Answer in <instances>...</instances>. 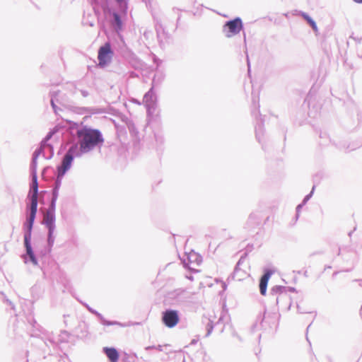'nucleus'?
<instances>
[{
	"label": "nucleus",
	"instance_id": "1",
	"mask_svg": "<svg viewBox=\"0 0 362 362\" xmlns=\"http://www.w3.org/2000/svg\"><path fill=\"white\" fill-rule=\"evenodd\" d=\"M80 151L87 153L98 144L103 142L100 132L96 129L83 127L77 131Z\"/></svg>",
	"mask_w": 362,
	"mask_h": 362
},
{
	"label": "nucleus",
	"instance_id": "2",
	"mask_svg": "<svg viewBox=\"0 0 362 362\" xmlns=\"http://www.w3.org/2000/svg\"><path fill=\"white\" fill-rule=\"evenodd\" d=\"M30 216L28 219V230H30L37 213V196H38V184L37 177L35 175L33 178V187L30 191Z\"/></svg>",
	"mask_w": 362,
	"mask_h": 362
},
{
	"label": "nucleus",
	"instance_id": "3",
	"mask_svg": "<svg viewBox=\"0 0 362 362\" xmlns=\"http://www.w3.org/2000/svg\"><path fill=\"white\" fill-rule=\"evenodd\" d=\"M74 156H78L77 145L72 146L65 154L62 165L57 169L58 178L63 177L65 173L70 168Z\"/></svg>",
	"mask_w": 362,
	"mask_h": 362
},
{
	"label": "nucleus",
	"instance_id": "4",
	"mask_svg": "<svg viewBox=\"0 0 362 362\" xmlns=\"http://www.w3.org/2000/svg\"><path fill=\"white\" fill-rule=\"evenodd\" d=\"M113 54L114 53L110 43L107 42L103 46L100 47L98 49V66L100 67L106 66L110 63Z\"/></svg>",
	"mask_w": 362,
	"mask_h": 362
},
{
	"label": "nucleus",
	"instance_id": "5",
	"mask_svg": "<svg viewBox=\"0 0 362 362\" xmlns=\"http://www.w3.org/2000/svg\"><path fill=\"white\" fill-rule=\"evenodd\" d=\"M163 323L168 328L175 327L180 322V317L177 310H167L163 313Z\"/></svg>",
	"mask_w": 362,
	"mask_h": 362
},
{
	"label": "nucleus",
	"instance_id": "6",
	"mask_svg": "<svg viewBox=\"0 0 362 362\" xmlns=\"http://www.w3.org/2000/svg\"><path fill=\"white\" fill-rule=\"evenodd\" d=\"M243 28L242 21L236 18L233 21H228L224 25V32L228 37H231L240 33Z\"/></svg>",
	"mask_w": 362,
	"mask_h": 362
},
{
	"label": "nucleus",
	"instance_id": "7",
	"mask_svg": "<svg viewBox=\"0 0 362 362\" xmlns=\"http://www.w3.org/2000/svg\"><path fill=\"white\" fill-rule=\"evenodd\" d=\"M55 217L52 211H47L43 219L44 223L48 228V243L49 245H52L54 242V238L53 237L54 230L55 229Z\"/></svg>",
	"mask_w": 362,
	"mask_h": 362
},
{
	"label": "nucleus",
	"instance_id": "8",
	"mask_svg": "<svg viewBox=\"0 0 362 362\" xmlns=\"http://www.w3.org/2000/svg\"><path fill=\"white\" fill-rule=\"evenodd\" d=\"M272 273L273 272L272 271L268 270L264 273V274L260 279L259 291L262 296L266 295L268 281H269Z\"/></svg>",
	"mask_w": 362,
	"mask_h": 362
},
{
	"label": "nucleus",
	"instance_id": "9",
	"mask_svg": "<svg viewBox=\"0 0 362 362\" xmlns=\"http://www.w3.org/2000/svg\"><path fill=\"white\" fill-rule=\"evenodd\" d=\"M103 351L110 362H117L119 360V353L115 348L104 347Z\"/></svg>",
	"mask_w": 362,
	"mask_h": 362
},
{
	"label": "nucleus",
	"instance_id": "10",
	"mask_svg": "<svg viewBox=\"0 0 362 362\" xmlns=\"http://www.w3.org/2000/svg\"><path fill=\"white\" fill-rule=\"evenodd\" d=\"M25 247H26V252H27V254L30 257V259L31 260V262L34 264H37V259L34 255V253L32 250V248H31V246L29 243V241L28 240V238L25 237Z\"/></svg>",
	"mask_w": 362,
	"mask_h": 362
},
{
	"label": "nucleus",
	"instance_id": "11",
	"mask_svg": "<svg viewBox=\"0 0 362 362\" xmlns=\"http://www.w3.org/2000/svg\"><path fill=\"white\" fill-rule=\"evenodd\" d=\"M285 292V288L280 286H276L272 288V293L274 295H281Z\"/></svg>",
	"mask_w": 362,
	"mask_h": 362
},
{
	"label": "nucleus",
	"instance_id": "12",
	"mask_svg": "<svg viewBox=\"0 0 362 362\" xmlns=\"http://www.w3.org/2000/svg\"><path fill=\"white\" fill-rule=\"evenodd\" d=\"M114 18H115V20L118 25V27L120 28H121V25H122V23H121V21H120V18H119V16H118V14L117 13H115L114 14Z\"/></svg>",
	"mask_w": 362,
	"mask_h": 362
},
{
	"label": "nucleus",
	"instance_id": "13",
	"mask_svg": "<svg viewBox=\"0 0 362 362\" xmlns=\"http://www.w3.org/2000/svg\"><path fill=\"white\" fill-rule=\"evenodd\" d=\"M308 23L310 24V25L312 27V28L313 29V30H314L315 32H317V25H316V23H315V21H314L313 19H311V20H310L309 22H308Z\"/></svg>",
	"mask_w": 362,
	"mask_h": 362
},
{
	"label": "nucleus",
	"instance_id": "14",
	"mask_svg": "<svg viewBox=\"0 0 362 362\" xmlns=\"http://www.w3.org/2000/svg\"><path fill=\"white\" fill-rule=\"evenodd\" d=\"M302 16L307 21V22H309L312 18L309 17L307 14L303 13Z\"/></svg>",
	"mask_w": 362,
	"mask_h": 362
},
{
	"label": "nucleus",
	"instance_id": "15",
	"mask_svg": "<svg viewBox=\"0 0 362 362\" xmlns=\"http://www.w3.org/2000/svg\"><path fill=\"white\" fill-rule=\"evenodd\" d=\"M353 1L358 4H362V0H353Z\"/></svg>",
	"mask_w": 362,
	"mask_h": 362
},
{
	"label": "nucleus",
	"instance_id": "16",
	"mask_svg": "<svg viewBox=\"0 0 362 362\" xmlns=\"http://www.w3.org/2000/svg\"><path fill=\"white\" fill-rule=\"evenodd\" d=\"M117 3L122 4L124 0H116Z\"/></svg>",
	"mask_w": 362,
	"mask_h": 362
}]
</instances>
